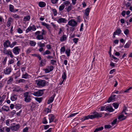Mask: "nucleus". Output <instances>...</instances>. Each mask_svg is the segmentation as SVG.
<instances>
[{"label": "nucleus", "mask_w": 132, "mask_h": 132, "mask_svg": "<svg viewBox=\"0 0 132 132\" xmlns=\"http://www.w3.org/2000/svg\"><path fill=\"white\" fill-rule=\"evenodd\" d=\"M46 57L47 59H52L54 58L53 56L50 55H48L46 56Z\"/></svg>", "instance_id": "61"}, {"label": "nucleus", "mask_w": 132, "mask_h": 132, "mask_svg": "<svg viewBox=\"0 0 132 132\" xmlns=\"http://www.w3.org/2000/svg\"><path fill=\"white\" fill-rule=\"evenodd\" d=\"M29 94V93L28 92H26L23 94L24 101L26 103L30 102L31 100V96Z\"/></svg>", "instance_id": "2"}, {"label": "nucleus", "mask_w": 132, "mask_h": 132, "mask_svg": "<svg viewBox=\"0 0 132 132\" xmlns=\"http://www.w3.org/2000/svg\"><path fill=\"white\" fill-rule=\"evenodd\" d=\"M52 11L54 14V16H55L57 14V12L55 9H52Z\"/></svg>", "instance_id": "42"}, {"label": "nucleus", "mask_w": 132, "mask_h": 132, "mask_svg": "<svg viewBox=\"0 0 132 132\" xmlns=\"http://www.w3.org/2000/svg\"><path fill=\"white\" fill-rule=\"evenodd\" d=\"M28 129V127H26L23 129V132H27Z\"/></svg>", "instance_id": "64"}, {"label": "nucleus", "mask_w": 132, "mask_h": 132, "mask_svg": "<svg viewBox=\"0 0 132 132\" xmlns=\"http://www.w3.org/2000/svg\"><path fill=\"white\" fill-rule=\"evenodd\" d=\"M51 53L49 50H47L43 53V55H45L46 54H50Z\"/></svg>", "instance_id": "37"}, {"label": "nucleus", "mask_w": 132, "mask_h": 132, "mask_svg": "<svg viewBox=\"0 0 132 132\" xmlns=\"http://www.w3.org/2000/svg\"><path fill=\"white\" fill-rule=\"evenodd\" d=\"M30 19V16H26L23 18V21H29Z\"/></svg>", "instance_id": "34"}, {"label": "nucleus", "mask_w": 132, "mask_h": 132, "mask_svg": "<svg viewBox=\"0 0 132 132\" xmlns=\"http://www.w3.org/2000/svg\"><path fill=\"white\" fill-rule=\"evenodd\" d=\"M44 92L43 90H39L36 92H35L33 94V95L37 96H42Z\"/></svg>", "instance_id": "7"}, {"label": "nucleus", "mask_w": 132, "mask_h": 132, "mask_svg": "<svg viewBox=\"0 0 132 132\" xmlns=\"http://www.w3.org/2000/svg\"><path fill=\"white\" fill-rule=\"evenodd\" d=\"M102 113H98L96 111H94L93 113V115H89L87 116H85L83 117L84 120H88L89 119H93L95 118H101L102 117Z\"/></svg>", "instance_id": "1"}, {"label": "nucleus", "mask_w": 132, "mask_h": 132, "mask_svg": "<svg viewBox=\"0 0 132 132\" xmlns=\"http://www.w3.org/2000/svg\"><path fill=\"white\" fill-rule=\"evenodd\" d=\"M13 91L16 92H22L23 91V89L21 88L20 87L16 86L15 87L14 89L13 90Z\"/></svg>", "instance_id": "15"}, {"label": "nucleus", "mask_w": 132, "mask_h": 132, "mask_svg": "<svg viewBox=\"0 0 132 132\" xmlns=\"http://www.w3.org/2000/svg\"><path fill=\"white\" fill-rule=\"evenodd\" d=\"M67 77V73L66 71L64 72L62 76V78L63 79V80L64 81L66 79Z\"/></svg>", "instance_id": "30"}, {"label": "nucleus", "mask_w": 132, "mask_h": 132, "mask_svg": "<svg viewBox=\"0 0 132 132\" xmlns=\"http://www.w3.org/2000/svg\"><path fill=\"white\" fill-rule=\"evenodd\" d=\"M46 5V3L44 2H40L39 3V6L41 7H44Z\"/></svg>", "instance_id": "26"}, {"label": "nucleus", "mask_w": 132, "mask_h": 132, "mask_svg": "<svg viewBox=\"0 0 132 132\" xmlns=\"http://www.w3.org/2000/svg\"><path fill=\"white\" fill-rule=\"evenodd\" d=\"M46 82L45 80L39 79L37 82V85L39 87H43L46 85Z\"/></svg>", "instance_id": "3"}, {"label": "nucleus", "mask_w": 132, "mask_h": 132, "mask_svg": "<svg viewBox=\"0 0 132 132\" xmlns=\"http://www.w3.org/2000/svg\"><path fill=\"white\" fill-rule=\"evenodd\" d=\"M114 110L111 107L106 106L105 109V111H108L110 112H113Z\"/></svg>", "instance_id": "21"}, {"label": "nucleus", "mask_w": 132, "mask_h": 132, "mask_svg": "<svg viewBox=\"0 0 132 132\" xmlns=\"http://www.w3.org/2000/svg\"><path fill=\"white\" fill-rule=\"evenodd\" d=\"M9 79L7 81V84H11L13 80V79L11 77H9Z\"/></svg>", "instance_id": "27"}, {"label": "nucleus", "mask_w": 132, "mask_h": 132, "mask_svg": "<svg viewBox=\"0 0 132 132\" xmlns=\"http://www.w3.org/2000/svg\"><path fill=\"white\" fill-rule=\"evenodd\" d=\"M31 48H29L26 51V54H28L30 53L31 52Z\"/></svg>", "instance_id": "57"}, {"label": "nucleus", "mask_w": 132, "mask_h": 132, "mask_svg": "<svg viewBox=\"0 0 132 132\" xmlns=\"http://www.w3.org/2000/svg\"><path fill=\"white\" fill-rule=\"evenodd\" d=\"M114 100V98H113L112 96H110L107 102L108 103H109Z\"/></svg>", "instance_id": "41"}, {"label": "nucleus", "mask_w": 132, "mask_h": 132, "mask_svg": "<svg viewBox=\"0 0 132 132\" xmlns=\"http://www.w3.org/2000/svg\"><path fill=\"white\" fill-rule=\"evenodd\" d=\"M35 100L38 102L39 103H40L43 100V98L42 97H36L35 98Z\"/></svg>", "instance_id": "35"}, {"label": "nucleus", "mask_w": 132, "mask_h": 132, "mask_svg": "<svg viewBox=\"0 0 132 132\" xmlns=\"http://www.w3.org/2000/svg\"><path fill=\"white\" fill-rule=\"evenodd\" d=\"M11 42L9 40H6L3 43V46L4 48H7L10 47Z\"/></svg>", "instance_id": "12"}, {"label": "nucleus", "mask_w": 132, "mask_h": 132, "mask_svg": "<svg viewBox=\"0 0 132 132\" xmlns=\"http://www.w3.org/2000/svg\"><path fill=\"white\" fill-rule=\"evenodd\" d=\"M20 51V49L19 48L18 46L15 47L12 50L13 53L15 55L19 54Z\"/></svg>", "instance_id": "8"}, {"label": "nucleus", "mask_w": 132, "mask_h": 132, "mask_svg": "<svg viewBox=\"0 0 132 132\" xmlns=\"http://www.w3.org/2000/svg\"><path fill=\"white\" fill-rule=\"evenodd\" d=\"M111 127V126L110 125H105L104 126V128L105 129H108L110 128Z\"/></svg>", "instance_id": "46"}, {"label": "nucleus", "mask_w": 132, "mask_h": 132, "mask_svg": "<svg viewBox=\"0 0 132 132\" xmlns=\"http://www.w3.org/2000/svg\"><path fill=\"white\" fill-rule=\"evenodd\" d=\"M77 21L80 22L81 21V18L80 16H78L77 18Z\"/></svg>", "instance_id": "54"}, {"label": "nucleus", "mask_w": 132, "mask_h": 132, "mask_svg": "<svg viewBox=\"0 0 132 132\" xmlns=\"http://www.w3.org/2000/svg\"><path fill=\"white\" fill-rule=\"evenodd\" d=\"M21 104H16L15 106V107L17 109H20L21 107Z\"/></svg>", "instance_id": "36"}, {"label": "nucleus", "mask_w": 132, "mask_h": 132, "mask_svg": "<svg viewBox=\"0 0 132 132\" xmlns=\"http://www.w3.org/2000/svg\"><path fill=\"white\" fill-rule=\"evenodd\" d=\"M79 39L78 38H75L73 39V40L75 44H77L78 42Z\"/></svg>", "instance_id": "49"}, {"label": "nucleus", "mask_w": 132, "mask_h": 132, "mask_svg": "<svg viewBox=\"0 0 132 132\" xmlns=\"http://www.w3.org/2000/svg\"><path fill=\"white\" fill-rule=\"evenodd\" d=\"M124 33L126 35H127L129 32V31L128 29H126L124 31Z\"/></svg>", "instance_id": "48"}, {"label": "nucleus", "mask_w": 132, "mask_h": 132, "mask_svg": "<svg viewBox=\"0 0 132 132\" xmlns=\"http://www.w3.org/2000/svg\"><path fill=\"white\" fill-rule=\"evenodd\" d=\"M3 52L4 54L6 55L10 56L11 58H13L14 57V56L13 54L10 50H6V48H4L3 50Z\"/></svg>", "instance_id": "4"}, {"label": "nucleus", "mask_w": 132, "mask_h": 132, "mask_svg": "<svg viewBox=\"0 0 132 132\" xmlns=\"http://www.w3.org/2000/svg\"><path fill=\"white\" fill-rule=\"evenodd\" d=\"M46 43H42L41 42H40L39 43H39H38L37 44L40 47H42L45 46V44Z\"/></svg>", "instance_id": "38"}, {"label": "nucleus", "mask_w": 132, "mask_h": 132, "mask_svg": "<svg viewBox=\"0 0 132 132\" xmlns=\"http://www.w3.org/2000/svg\"><path fill=\"white\" fill-rule=\"evenodd\" d=\"M2 109L3 110L6 111H8L10 110V109L9 107L5 105L2 107Z\"/></svg>", "instance_id": "25"}, {"label": "nucleus", "mask_w": 132, "mask_h": 132, "mask_svg": "<svg viewBox=\"0 0 132 132\" xmlns=\"http://www.w3.org/2000/svg\"><path fill=\"white\" fill-rule=\"evenodd\" d=\"M12 69L11 66L10 67H7L5 70H4V72L5 75H9L12 71Z\"/></svg>", "instance_id": "10"}, {"label": "nucleus", "mask_w": 132, "mask_h": 132, "mask_svg": "<svg viewBox=\"0 0 132 132\" xmlns=\"http://www.w3.org/2000/svg\"><path fill=\"white\" fill-rule=\"evenodd\" d=\"M22 63H21V62L20 61H18L16 63V65L19 67H20V66L21 64H22Z\"/></svg>", "instance_id": "62"}, {"label": "nucleus", "mask_w": 132, "mask_h": 132, "mask_svg": "<svg viewBox=\"0 0 132 132\" xmlns=\"http://www.w3.org/2000/svg\"><path fill=\"white\" fill-rule=\"evenodd\" d=\"M51 63L52 65H54L56 63V60H51Z\"/></svg>", "instance_id": "47"}, {"label": "nucleus", "mask_w": 132, "mask_h": 132, "mask_svg": "<svg viewBox=\"0 0 132 132\" xmlns=\"http://www.w3.org/2000/svg\"><path fill=\"white\" fill-rule=\"evenodd\" d=\"M40 31H36L35 33V35L36 36V38L38 40L44 39L43 35L42 34L40 35Z\"/></svg>", "instance_id": "5"}, {"label": "nucleus", "mask_w": 132, "mask_h": 132, "mask_svg": "<svg viewBox=\"0 0 132 132\" xmlns=\"http://www.w3.org/2000/svg\"><path fill=\"white\" fill-rule=\"evenodd\" d=\"M17 43L16 42H12V44H10V47L11 48L13 47L14 46L16 45Z\"/></svg>", "instance_id": "39"}, {"label": "nucleus", "mask_w": 132, "mask_h": 132, "mask_svg": "<svg viewBox=\"0 0 132 132\" xmlns=\"http://www.w3.org/2000/svg\"><path fill=\"white\" fill-rule=\"evenodd\" d=\"M6 97V95H3L2 97L1 96V98L0 100L3 101H4L5 98Z\"/></svg>", "instance_id": "59"}, {"label": "nucleus", "mask_w": 132, "mask_h": 132, "mask_svg": "<svg viewBox=\"0 0 132 132\" xmlns=\"http://www.w3.org/2000/svg\"><path fill=\"white\" fill-rule=\"evenodd\" d=\"M20 127V124L18 123L15 126H11V129L12 131H17L18 130Z\"/></svg>", "instance_id": "11"}, {"label": "nucleus", "mask_w": 132, "mask_h": 132, "mask_svg": "<svg viewBox=\"0 0 132 132\" xmlns=\"http://www.w3.org/2000/svg\"><path fill=\"white\" fill-rule=\"evenodd\" d=\"M48 122L45 117H44L42 120V123L44 124H46Z\"/></svg>", "instance_id": "40"}, {"label": "nucleus", "mask_w": 132, "mask_h": 132, "mask_svg": "<svg viewBox=\"0 0 132 132\" xmlns=\"http://www.w3.org/2000/svg\"><path fill=\"white\" fill-rule=\"evenodd\" d=\"M91 9H86L85 10V17L87 19H88L89 13Z\"/></svg>", "instance_id": "14"}, {"label": "nucleus", "mask_w": 132, "mask_h": 132, "mask_svg": "<svg viewBox=\"0 0 132 132\" xmlns=\"http://www.w3.org/2000/svg\"><path fill=\"white\" fill-rule=\"evenodd\" d=\"M121 31H122L120 29H117L115 32H114L113 33V35H116L117 34L118 35H119L121 34Z\"/></svg>", "instance_id": "20"}, {"label": "nucleus", "mask_w": 132, "mask_h": 132, "mask_svg": "<svg viewBox=\"0 0 132 132\" xmlns=\"http://www.w3.org/2000/svg\"><path fill=\"white\" fill-rule=\"evenodd\" d=\"M10 11L11 12H16L18 11V9L14 10V9H9Z\"/></svg>", "instance_id": "58"}, {"label": "nucleus", "mask_w": 132, "mask_h": 132, "mask_svg": "<svg viewBox=\"0 0 132 132\" xmlns=\"http://www.w3.org/2000/svg\"><path fill=\"white\" fill-rule=\"evenodd\" d=\"M26 81V80L25 79H21L19 80L18 83H19L21 82H25Z\"/></svg>", "instance_id": "52"}, {"label": "nucleus", "mask_w": 132, "mask_h": 132, "mask_svg": "<svg viewBox=\"0 0 132 132\" xmlns=\"http://www.w3.org/2000/svg\"><path fill=\"white\" fill-rule=\"evenodd\" d=\"M119 104L117 103H113L112 105L115 109H117L118 107Z\"/></svg>", "instance_id": "33"}, {"label": "nucleus", "mask_w": 132, "mask_h": 132, "mask_svg": "<svg viewBox=\"0 0 132 132\" xmlns=\"http://www.w3.org/2000/svg\"><path fill=\"white\" fill-rule=\"evenodd\" d=\"M112 56L113 59H114V61L116 62H117L119 60V59L117 58L114 56L113 55H112Z\"/></svg>", "instance_id": "45"}, {"label": "nucleus", "mask_w": 132, "mask_h": 132, "mask_svg": "<svg viewBox=\"0 0 132 132\" xmlns=\"http://www.w3.org/2000/svg\"><path fill=\"white\" fill-rule=\"evenodd\" d=\"M70 2L69 1H66L64 3V4L65 6H67L70 4Z\"/></svg>", "instance_id": "43"}, {"label": "nucleus", "mask_w": 132, "mask_h": 132, "mask_svg": "<svg viewBox=\"0 0 132 132\" xmlns=\"http://www.w3.org/2000/svg\"><path fill=\"white\" fill-rule=\"evenodd\" d=\"M41 24L43 26H45L46 28L48 29L49 31L50 30V29H49L50 27H49V24L43 22H41Z\"/></svg>", "instance_id": "24"}, {"label": "nucleus", "mask_w": 132, "mask_h": 132, "mask_svg": "<svg viewBox=\"0 0 132 132\" xmlns=\"http://www.w3.org/2000/svg\"><path fill=\"white\" fill-rule=\"evenodd\" d=\"M29 43L31 46H34L36 44V42L32 40H30Z\"/></svg>", "instance_id": "28"}, {"label": "nucleus", "mask_w": 132, "mask_h": 132, "mask_svg": "<svg viewBox=\"0 0 132 132\" xmlns=\"http://www.w3.org/2000/svg\"><path fill=\"white\" fill-rule=\"evenodd\" d=\"M49 123L53 122L55 118L53 114H50L49 115Z\"/></svg>", "instance_id": "16"}, {"label": "nucleus", "mask_w": 132, "mask_h": 132, "mask_svg": "<svg viewBox=\"0 0 132 132\" xmlns=\"http://www.w3.org/2000/svg\"><path fill=\"white\" fill-rule=\"evenodd\" d=\"M103 128H104L103 127H101L96 129L97 131H98L102 130L103 129Z\"/></svg>", "instance_id": "53"}, {"label": "nucleus", "mask_w": 132, "mask_h": 132, "mask_svg": "<svg viewBox=\"0 0 132 132\" xmlns=\"http://www.w3.org/2000/svg\"><path fill=\"white\" fill-rule=\"evenodd\" d=\"M14 61L12 59L10 60L9 61L8 64H10L14 63Z\"/></svg>", "instance_id": "55"}, {"label": "nucleus", "mask_w": 132, "mask_h": 132, "mask_svg": "<svg viewBox=\"0 0 132 132\" xmlns=\"http://www.w3.org/2000/svg\"><path fill=\"white\" fill-rule=\"evenodd\" d=\"M67 37L65 35H63L61 37L60 39L61 42H62L64 41L67 39Z\"/></svg>", "instance_id": "23"}, {"label": "nucleus", "mask_w": 132, "mask_h": 132, "mask_svg": "<svg viewBox=\"0 0 132 132\" xmlns=\"http://www.w3.org/2000/svg\"><path fill=\"white\" fill-rule=\"evenodd\" d=\"M18 96L15 94H13L12 95L11 97V100L12 101H14L16 100L18 98Z\"/></svg>", "instance_id": "17"}, {"label": "nucleus", "mask_w": 132, "mask_h": 132, "mask_svg": "<svg viewBox=\"0 0 132 132\" xmlns=\"http://www.w3.org/2000/svg\"><path fill=\"white\" fill-rule=\"evenodd\" d=\"M29 75L27 73L25 74H23L22 76V78L25 79H27L28 78Z\"/></svg>", "instance_id": "31"}, {"label": "nucleus", "mask_w": 132, "mask_h": 132, "mask_svg": "<svg viewBox=\"0 0 132 132\" xmlns=\"http://www.w3.org/2000/svg\"><path fill=\"white\" fill-rule=\"evenodd\" d=\"M36 29V27L34 25H33L32 26H29L28 28L26 29V33H28L29 31L32 30L33 31H35Z\"/></svg>", "instance_id": "9"}, {"label": "nucleus", "mask_w": 132, "mask_h": 132, "mask_svg": "<svg viewBox=\"0 0 132 132\" xmlns=\"http://www.w3.org/2000/svg\"><path fill=\"white\" fill-rule=\"evenodd\" d=\"M67 20L64 18H59L57 21V22L59 23H65L67 22Z\"/></svg>", "instance_id": "13"}, {"label": "nucleus", "mask_w": 132, "mask_h": 132, "mask_svg": "<svg viewBox=\"0 0 132 132\" xmlns=\"http://www.w3.org/2000/svg\"><path fill=\"white\" fill-rule=\"evenodd\" d=\"M68 24L72 27H76L77 25V22L74 19H71L69 21Z\"/></svg>", "instance_id": "6"}, {"label": "nucleus", "mask_w": 132, "mask_h": 132, "mask_svg": "<svg viewBox=\"0 0 132 132\" xmlns=\"http://www.w3.org/2000/svg\"><path fill=\"white\" fill-rule=\"evenodd\" d=\"M55 96V94H54L52 95L48 99V101L47 103L48 104H50L52 103L53 101L54 97Z\"/></svg>", "instance_id": "19"}, {"label": "nucleus", "mask_w": 132, "mask_h": 132, "mask_svg": "<svg viewBox=\"0 0 132 132\" xmlns=\"http://www.w3.org/2000/svg\"><path fill=\"white\" fill-rule=\"evenodd\" d=\"M18 32L19 33L21 34L23 32V31L20 28H18L17 29Z\"/></svg>", "instance_id": "51"}, {"label": "nucleus", "mask_w": 132, "mask_h": 132, "mask_svg": "<svg viewBox=\"0 0 132 132\" xmlns=\"http://www.w3.org/2000/svg\"><path fill=\"white\" fill-rule=\"evenodd\" d=\"M7 57H5V58L3 60V64L4 65H5L6 64V62L7 61Z\"/></svg>", "instance_id": "56"}, {"label": "nucleus", "mask_w": 132, "mask_h": 132, "mask_svg": "<svg viewBox=\"0 0 132 132\" xmlns=\"http://www.w3.org/2000/svg\"><path fill=\"white\" fill-rule=\"evenodd\" d=\"M126 118V117L125 116L123 115H120L118 117V119L121 121L125 119Z\"/></svg>", "instance_id": "22"}, {"label": "nucleus", "mask_w": 132, "mask_h": 132, "mask_svg": "<svg viewBox=\"0 0 132 132\" xmlns=\"http://www.w3.org/2000/svg\"><path fill=\"white\" fill-rule=\"evenodd\" d=\"M14 18H20V17L19 16H18L17 14H14L12 16Z\"/></svg>", "instance_id": "63"}, {"label": "nucleus", "mask_w": 132, "mask_h": 132, "mask_svg": "<svg viewBox=\"0 0 132 132\" xmlns=\"http://www.w3.org/2000/svg\"><path fill=\"white\" fill-rule=\"evenodd\" d=\"M65 51V48L64 46H63L60 49V52L61 53H64Z\"/></svg>", "instance_id": "44"}, {"label": "nucleus", "mask_w": 132, "mask_h": 132, "mask_svg": "<svg viewBox=\"0 0 132 132\" xmlns=\"http://www.w3.org/2000/svg\"><path fill=\"white\" fill-rule=\"evenodd\" d=\"M46 60L45 59H43L41 60L39 66L41 67H43L45 65L46 63Z\"/></svg>", "instance_id": "18"}, {"label": "nucleus", "mask_w": 132, "mask_h": 132, "mask_svg": "<svg viewBox=\"0 0 132 132\" xmlns=\"http://www.w3.org/2000/svg\"><path fill=\"white\" fill-rule=\"evenodd\" d=\"M131 44V43L129 42H128L125 45L124 47L125 48H128L129 47Z\"/></svg>", "instance_id": "32"}, {"label": "nucleus", "mask_w": 132, "mask_h": 132, "mask_svg": "<svg viewBox=\"0 0 132 132\" xmlns=\"http://www.w3.org/2000/svg\"><path fill=\"white\" fill-rule=\"evenodd\" d=\"M70 48H67L65 51V53L68 56H69L70 55Z\"/></svg>", "instance_id": "29"}, {"label": "nucleus", "mask_w": 132, "mask_h": 132, "mask_svg": "<svg viewBox=\"0 0 132 132\" xmlns=\"http://www.w3.org/2000/svg\"><path fill=\"white\" fill-rule=\"evenodd\" d=\"M132 89V87H130L128 88L127 89V90L124 91V93H128L129 92V90L131 89Z\"/></svg>", "instance_id": "60"}, {"label": "nucleus", "mask_w": 132, "mask_h": 132, "mask_svg": "<svg viewBox=\"0 0 132 132\" xmlns=\"http://www.w3.org/2000/svg\"><path fill=\"white\" fill-rule=\"evenodd\" d=\"M78 113H79V112H77V113H76L72 114L70 115L68 117V118H70V117H71L73 116H74L78 114Z\"/></svg>", "instance_id": "50"}]
</instances>
